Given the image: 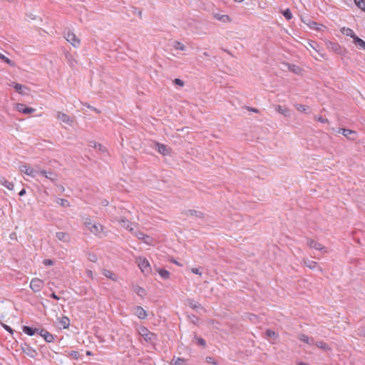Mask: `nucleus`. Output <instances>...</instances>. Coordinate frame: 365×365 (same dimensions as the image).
Segmentation results:
<instances>
[{
	"label": "nucleus",
	"instance_id": "26",
	"mask_svg": "<svg viewBox=\"0 0 365 365\" xmlns=\"http://www.w3.org/2000/svg\"><path fill=\"white\" fill-rule=\"evenodd\" d=\"M275 110L277 111L278 113L282 114L284 116H289V113H290L289 109L284 108L280 105H278L276 106Z\"/></svg>",
	"mask_w": 365,
	"mask_h": 365
},
{
	"label": "nucleus",
	"instance_id": "53",
	"mask_svg": "<svg viewBox=\"0 0 365 365\" xmlns=\"http://www.w3.org/2000/svg\"><path fill=\"white\" fill-rule=\"evenodd\" d=\"M98 145V143H96V141H94V140H91V141H90V142L88 143V145H89L90 147H93V148H97V147H98V145Z\"/></svg>",
	"mask_w": 365,
	"mask_h": 365
},
{
	"label": "nucleus",
	"instance_id": "57",
	"mask_svg": "<svg viewBox=\"0 0 365 365\" xmlns=\"http://www.w3.org/2000/svg\"><path fill=\"white\" fill-rule=\"evenodd\" d=\"M98 147L96 149H98L101 152H104L106 150V148L102 145H101L100 143H98Z\"/></svg>",
	"mask_w": 365,
	"mask_h": 365
},
{
	"label": "nucleus",
	"instance_id": "15",
	"mask_svg": "<svg viewBox=\"0 0 365 365\" xmlns=\"http://www.w3.org/2000/svg\"><path fill=\"white\" fill-rule=\"evenodd\" d=\"M56 238L63 242H68L71 237L68 233L64 232H57L56 233Z\"/></svg>",
	"mask_w": 365,
	"mask_h": 365
},
{
	"label": "nucleus",
	"instance_id": "38",
	"mask_svg": "<svg viewBox=\"0 0 365 365\" xmlns=\"http://www.w3.org/2000/svg\"><path fill=\"white\" fill-rule=\"evenodd\" d=\"M288 68L291 71L296 74H298L301 71L300 68L294 64H288Z\"/></svg>",
	"mask_w": 365,
	"mask_h": 365
},
{
	"label": "nucleus",
	"instance_id": "18",
	"mask_svg": "<svg viewBox=\"0 0 365 365\" xmlns=\"http://www.w3.org/2000/svg\"><path fill=\"white\" fill-rule=\"evenodd\" d=\"M187 304L191 307L192 309L198 311L199 309H202V307L200 304L195 302L192 299H187Z\"/></svg>",
	"mask_w": 365,
	"mask_h": 365
},
{
	"label": "nucleus",
	"instance_id": "2",
	"mask_svg": "<svg viewBox=\"0 0 365 365\" xmlns=\"http://www.w3.org/2000/svg\"><path fill=\"white\" fill-rule=\"evenodd\" d=\"M44 285V282L39 278H33L30 282V288L34 292H40Z\"/></svg>",
	"mask_w": 365,
	"mask_h": 365
},
{
	"label": "nucleus",
	"instance_id": "23",
	"mask_svg": "<svg viewBox=\"0 0 365 365\" xmlns=\"http://www.w3.org/2000/svg\"><path fill=\"white\" fill-rule=\"evenodd\" d=\"M136 237L139 240H143L145 243L150 244V237L148 235L144 234L143 232H137L136 233Z\"/></svg>",
	"mask_w": 365,
	"mask_h": 365
},
{
	"label": "nucleus",
	"instance_id": "39",
	"mask_svg": "<svg viewBox=\"0 0 365 365\" xmlns=\"http://www.w3.org/2000/svg\"><path fill=\"white\" fill-rule=\"evenodd\" d=\"M57 203L63 207H67L70 205L69 202L67 200L63 198H58Z\"/></svg>",
	"mask_w": 365,
	"mask_h": 365
},
{
	"label": "nucleus",
	"instance_id": "49",
	"mask_svg": "<svg viewBox=\"0 0 365 365\" xmlns=\"http://www.w3.org/2000/svg\"><path fill=\"white\" fill-rule=\"evenodd\" d=\"M175 85H178L179 86H184V82L180 79V78H175L174 81H173Z\"/></svg>",
	"mask_w": 365,
	"mask_h": 365
},
{
	"label": "nucleus",
	"instance_id": "4",
	"mask_svg": "<svg viewBox=\"0 0 365 365\" xmlns=\"http://www.w3.org/2000/svg\"><path fill=\"white\" fill-rule=\"evenodd\" d=\"M338 133L342 134L350 140H355L357 137L356 132L350 129L339 128Z\"/></svg>",
	"mask_w": 365,
	"mask_h": 365
},
{
	"label": "nucleus",
	"instance_id": "59",
	"mask_svg": "<svg viewBox=\"0 0 365 365\" xmlns=\"http://www.w3.org/2000/svg\"><path fill=\"white\" fill-rule=\"evenodd\" d=\"M90 260L91 262H96L97 260V257L96 255H93L90 257Z\"/></svg>",
	"mask_w": 365,
	"mask_h": 365
},
{
	"label": "nucleus",
	"instance_id": "27",
	"mask_svg": "<svg viewBox=\"0 0 365 365\" xmlns=\"http://www.w3.org/2000/svg\"><path fill=\"white\" fill-rule=\"evenodd\" d=\"M14 88L16 91L19 92L21 94H26V93L25 92V91L29 90L26 86L19 83H15Z\"/></svg>",
	"mask_w": 365,
	"mask_h": 365
},
{
	"label": "nucleus",
	"instance_id": "12",
	"mask_svg": "<svg viewBox=\"0 0 365 365\" xmlns=\"http://www.w3.org/2000/svg\"><path fill=\"white\" fill-rule=\"evenodd\" d=\"M16 108L19 112L23 113L24 114H30L36 110L35 108L27 107L26 105L23 103H17Z\"/></svg>",
	"mask_w": 365,
	"mask_h": 365
},
{
	"label": "nucleus",
	"instance_id": "7",
	"mask_svg": "<svg viewBox=\"0 0 365 365\" xmlns=\"http://www.w3.org/2000/svg\"><path fill=\"white\" fill-rule=\"evenodd\" d=\"M20 170L21 172L25 173L26 175L30 176V177H35L36 175L39 174L38 170H35L31 167H29L27 165H22L20 166Z\"/></svg>",
	"mask_w": 365,
	"mask_h": 365
},
{
	"label": "nucleus",
	"instance_id": "62",
	"mask_svg": "<svg viewBox=\"0 0 365 365\" xmlns=\"http://www.w3.org/2000/svg\"><path fill=\"white\" fill-rule=\"evenodd\" d=\"M297 365H309V364L307 363H304V362H299V363H298Z\"/></svg>",
	"mask_w": 365,
	"mask_h": 365
},
{
	"label": "nucleus",
	"instance_id": "35",
	"mask_svg": "<svg viewBox=\"0 0 365 365\" xmlns=\"http://www.w3.org/2000/svg\"><path fill=\"white\" fill-rule=\"evenodd\" d=\"M308 26L310 29H314V30H316V31H319L321 30V27L323 26V25L322 24H317V22L315 21H310L309 24H308Z\"/></svg>",
	"mask_w": 365,
	"mask_h": 365
},
{
	"label": "nucleus",
	"instance_id": "51",
	"mask_svg": "<svg viewBox=\"0 0 365 365\" xmlns=\"http://www.w3.org/2000/svg\"><path fill=\"white\" fill-rule=\"evenodd\" d=\"M206 361L210 364H217L216 361L211 356L206 357Z\"/></svg>",
	"mask_w": 365,
	"mask_h": 365
},
{
	"label": "nucleus",
	"instance_id": "34",
	"mask_svg": "<svg viewBox=\"0 0 365 365\" xmlns=\"http://www.w3.org/2000/svg\"><path fill=\"white\" fill-rule=\"evenodd\" d=\"M158 272L163 279H167L170 277V272L166 269H159Z\"/></svg>",
	"mask_w": 365,
	"mask_h": 365
},
{
	"label": "nucleus",
	"instance_id": "11",
	"mask_svg": "<svg viewBox=\"0 0 365 365\" xmlns=\"http://www.w3.org/2000/svg\"><path fill=\"white\" fill-rule=\"evenodd\" d=\"M155 148L156 150H158V151L163 155H170V148L164 144H161L160 143H155Z\"/></svg>",
	"mask_w": 365,
	"mask_h": 365
},
{
	"label": "nucleus",
	"instance_id": "64",
	"mask_svg": "<svg viewBox=\"0 0 365 365\" xmlns=\"http://www.w3.org/2000/svg\"><path fill=\"white\" fill-rule=\"evenodd\" d=\"M203 56L208 57L210 55L207 52L205 51L203 53Z\"/></svg>",
	"mask_w": 365,
	"mask_h": 365
},
{
	"label": "nucleus",
	"instance_id": "41",
	"mask_svg": "<svg viewBox=\"0 0 365 365\" xmlns=\"http://www.w3.org/2000/svg\"><path fill=\"white\" fill-rule=\"evenodd\" d=\"M282 14L287 20H290L292 18V14L289 9L282 11Z\"/></svg>",
	"mask_w": 365,
	"mask_h": 365
},
{
	"label": "nucleus",
	"instance_id": "42",
	"mask_svg": "<svg viewBox=\"0 0 365 365\" xmlns=\"http://www.w3.org/2000/svg\"><path fill=\"white\" fill-rule=\"evenodd\" d=\"M266 336L268 338L274 339H275L278 336L277 334L275 331H272L270 329H267L266 331Z\"/></svg>",
	"mask_w": 365,
	"mask_h": 365
},
{
	"label": "nucleus",
	"instance_id": "37",
	"mask_svg": "<svg viewBox=\"0 0 365 365\" xmlns=\"http://www.w3.org/2000/svg\"><path fill=\"white\" fill-rule=\"evenodd\" d=\"M173 48L180 51H185L186 48L185 46L180 41H175L173 43Z\"/></svg>",
	"mask_w": 365,
	"mask_h": 365
},
{
	"label": "nucleus",
	"instance_id": "20",
	"mask_svg": "<svg viewBox=\"0 0 365 365\" xmlns=\"http://www.w3.org/2000/svg\"><path fill=\"white\" fill-rule=\"evenodd\" d=\"M89 230L93 235H97L103 230V226L99 223H94L93 225L91 226Z\"/></svg>",
	"mask_w": 365,
	"mask_h": 365
},
{
	"label": "nucleus",
	"instance_id": "45",
	"mask_svg": "<svg viewBox=\"0 0 365 365\" xmlns=\"http://www.w3.org/2000/svg\"><path fill=\"white\" fill-rule=\"evenodd\" d=\"M295 108L299 111L305 112L308 107L302 104H296Z\"/></svg>",
	"mask_w": 365,
	"mask_h": 365
},
{
	"label": "nucleus",
	"instance_id": "32",
	"mask_svg": "<svg viewBox=\"0 0 365 365\" xmlns=\"http://www.w3.org/2000/svg\"><path fill=\"white\" fill-rule=\"evenodd\" d=\"M0 58L6 63L9 65L10 66L14 67L16 66V63L14 61L10 60L9 58L5 56L4 54L0 53Z\"/></svg>",
	"mask_w": 365,
	"mask_h": 365
},
{
	"label": "nucleus",
	"instance_id": "54",
	"mask_svg": "<svg viewBox=\"0 0 365 365\" xmlns=\"http://www.w3.org/2000/svg\"><path fill=\"white\" fill-rule=\"evenodd\" d=\"M71 356H72L74 359H78L79 356V353L76 351H72L71 352Z\"/></svg>",
	"mask_w": 365,
	"mask_h": 365
},
{
	"label": "nucleus",
	"instance_id": "61",
	"mask_svg": "<svg viewBox=\"0 0 365 365\" xmlns=\"http://www.w3.org/2000/svg\"><path fill=\"white\" fill-rule=\"evenodd\" d=\"M360 335L365 337V328L360 331Z\"/></svg>",
	"mask_w": 365,
	"mask_h": 365
},
{
	"label": "nucleus",
	"instance_id": "50",
	"mask_svg": "<svg viewBox=\"0 0 365 365\" xmlns=\"http://www.w3.org/2000/svg\"><path fill=\"white\" fill-rule=\"evenodd\" d=\"M43 264L44 265H46V266H51L53 264V260L50 259H46L43 260Z\"/></svg>",
	"mask_w": 365,
	"mask_h": 365
},
{
	"label": "nucleus",
	"instance_id": "29",
	"mask_svg": "<svg viewBox=\"0 0 365 365\" xmlns=\"http://www.w3.org/2000/svg\"><path fill=\"white\" fill-rule=\"evenodd\" d=\"M353 42L356 46L365 50V41L360 38L358 36L355 38Z\"/></svg>",
	"mask_w": 365,
	"mask_h": 365
},
{
	"label": "nucleus",
	"instance_id": "30",
	"mask_svg": "<svg viewBox=\"0 0 365 365\" xmlns=\"http://www.w3.org/2000/svg\"><path fill=\"white\" fill-rule=\"evenodd\" d=\"M328 48L334 51L336 53H339L341 46L336 43L329 42Z\"/></svg>",
	"mask_w": 365,
	"mask_h": 365
},
{
	"label": "nucleus",
	"instance_id": "8",
	"mask_svg": "<svg viewBox=\"0 0 365 365\" xmlns=\"http://www.w3.org/2000/svg\"><path fill=\"white\" fill-rule=\"evenodd\" d=\"M56 117L58 120H60L61 121H62L63 123H64L68 125H71L72 123H73V118L63 112H60V111L57 112Z\"/></svg>",
	"mask_w": 365,
	"mask_h": 365
},
{
	"label": "nucleus",
	"instance_id": "31",
	"mask_svg": "<svg viewBox=\"0 0 365 365\" xmlns=\"http://www.w3.org/2000/svg\"><path fill=\"white\" fill-rule=\"evenodd\" d=\"M103 275L110 279H112L113 281H116L117 280V277L115 274H114L112 272L108 270V269H104L103 270Z\"/></svg>",
	"mask_w": 365,
	"mask_h": 365
},
{
	"label": "nucleus",
	"instance_id": "46",
	"mask_svg": "<svg viewBox=\"0 0 365 365\" xmlns=\"http://www.w3.org/2000/svg\"><path fill=\"white\" fill-rule=\"evenodd\" d=\"M93 224L94 223H93L90 217H86L84 220V225L88 230L90 229L91 226L93 225Z\"/></svg>",
	"mask_w": 365,
	"mask_h": 365
},
{
	"label": "nucleus",
	"instance_id": "1",
	"mask_svg": "<svg viewBox=\"0 0 365 365\" xmlns=\"http://www.w3.org/2000/svg\"><path fill=\"white\" fill-rule=\"evenodd\" d=\"M138 334L149 344H154L158 340V335L148 330L145 327H140L138 330Z\"/></svg>",
	"mask_w": 365,
	"mask_h": 365
},
{
	"label": "nucleus",
	"instance_id": "10",
	"mask_svg": "<svg viewBox=\"0 0 365 365\" xmlns=\"http://www.w3.org/2000/svg\"><path fill=\"white\" fill-rule=\"evenodd\" d=\"M38 334L41 335L48 343H51L54 341L55 336L44 329H40Z\"/></svg>",
	"mask_w": 365,
	"mask_h": 365
},
{
	"label": "nucleus",
	"instance_id": "22",
	"mask_svg": "<svg viewBox=\"0 0 365 365\" xmlns=\"http://www.w3.org/2000/svg\"><path fill=\"white\" fill-rule=\"evenodd\" d=\"M0 185L6 187L9 190H12L14 189V184L11 182L7 180L5 178H0Z\"/></svg>",
	"mask_w": 365,
	"mask_h": 365
},
{
	"label": "nucleus",
	"instance_id": "40",
	"mask_svg": "<svg viewBox=\"0 0 365 365\" xmlns=\"http://www.w3.org/2000/svg\"><path fill=\"white\" fill-rule=\"evenodd\" d=\"M215 17L222 22H227L230 21V16L228 15H222L218 14L215 15Z\"/></svg>",
	"mask_w": 365,
	"mask_h": 365
},
{
	"label": "nucleus",
	"instance_id": "16",
	"mask_svg": "<svg viewBox=\"0 0 365 365\" xmlns=\"http://www.w3.org/2000/svg\"><path fill=\"white\" fill-rule=\"evenodd\" d=\"M23 331L29 336H33L35 334H38L40 329L33 328L29 326H24L22 327Z\"/></svg>",
	"mask_w": 365,
	"mask_h": 365
},
{
	"label": "nucleus",
	"instance_id": "56",
	"mask_svg": "<svg viewBox=\"0 0 365 365\" xmlns=\"http://www.w3.org/2000/svg\"><path fill=\"white\" fill-rule=\"evenodd\" d=\"M49 297H50L51 298L54 299H56V300H59V299H60L59 297H58V296H57V295L55 294V292H52V293L49 295Z\"/></svg>",
	"mask_w": 365,
	"mask_h": 365
},
{
	"label": "nucleus",
	"instance_id": "14",
	"mask_svg": "<svg viewBox=\"0 0 365 365\" xmlns=\"http://www.w3.org/2000/svg\"><path fill=\"white\" fill-rule=\"evenodd\" d=\"M134 314L140 319H145L148 316L146 311L140 306L135 307Z\"/></svg>",
	"mask_w": 365,
	"mask_h": 365
},
{
	"label": "nucleus",
	"instance_id": "17",
	"mask_svg": "<svg viewBox=\"0 0 365 365\" xmlns=\"http://www.w3.org/2000/svg\"><path fill=\"white\" fill-rule=\"evenodd\" d=\"M118 221L120 224V225L124 228L130 231L133 230V227H131V222L125 217H120L119 220H118Z\"/></svg>",
	"mask_w": 365,
	"mask_h": 365
},
{
	"label": "nucleus",
	"instance_id": "6",
	"mask_svg": "<svg viewBox=\"0 0 365 365\" xmlns=\"http://www.w3.org/2000/svg\"><path fill=\"white\" fill-rule=\"evenodd\" d=\"M138 264L139 268L145 274H149L150 272V266L149 262L145 258H139L138 259Z\"/></svg>",
	"mask_w": 365,
	"mask_h": 365
},
{
	"label": "nucleus",
	"instance_id": "43",
	"mask_svg": "<svg viewBox=\"0 0 365 365\" xmlns=\"http://www.w3.org/2000/svg\"><path fill=\"white\" fill-rule=\"evenodd\" d=\"M315 345L323 350H327L329 349V346L327 345V344L323 341L317 342Z\"/></svg>",
	"mask_w": 365,
	"mask_h": 365
},
{
	"label": "nucleus",
	"instance_id": "24",
	"mask_svg": "<svg viewBox=\"0 0 365 365\" xmlns=\"http://www.w3.org/2000/svg\"><path fill=\"white\" fill-rule=\"evenodd\" d=\"M298 338L299 340L304 341V343H306L309 345H312L314 343L313 338H309L308 336L303 334H299Z\"/></svg>",
	"mask_w": 365,
	"mask_h": 365
},
{
	"label": "nucleus",
	"instance_id": "25",
	"mask_svg": "<svg viewBox=\"0 0 365 365\" xmlns=\"http://www.w3.org/2000/svg\"><path fill=\"white\" fill-rule=\"evenodd\" d=\"M304 264L311 269H314L318 267L317 262L310 260L309 259H304Z\"/></svg>",
	"mask_w": 365,
	"mask_h": 365
},
{
	"label": "nucleus",
	"instance_id": "48",
	"mask_svg": "<svg viewBox=\"0 0 365 365\" xmlns=\"http://www.w3.org/2000/svg\"><path fill=\"white\" fill-rule=\"evenodd\" d=\"M315 120H317V121L319 122H321L322 123H327L329 122L328 119L327 118H323L322 116H315L314 117Z\"/></svg>",
	"mask_w": 365,
	"mask_h": 365
},
{
	"label": "nucleus",
	"instance_id": "52",
	"mask_svg": "<svg viewBox=\"0 0 365 365\" xmlns=\"http://www.w3.org/2000/svg\"><path fill=\"white\" fill-rule=\"evenodd\" d=\"M191 272L195 274H199V275L202 274L201 272L200 271V269L198 268H195V267L192 268Z\"/></svg>",
	"mask_w": 365,
	"mask_h": 365
},
{
	"label": "nucleus",
	"instance_id": "3",
	"mask_svg": "<svg viewBox=\"0 0 365 365\" xmlns=\"http://www.w3.org/2000/svg\"><path fill=\"white\" fill-rule=\"evenodd\" d=\"M65 38L67 41L71 43L75 48L79 47L81 44L80 39L76 37L75 34L70 31L65 34Z\"/></svg>",
	"mask_w": 365,
	"mask_h": 365
},
{
	"label": "nucleus",
	"instance_id": "47",
	"mask_svg": "<svg viewBox=\"0 0 365 365\" xmlns=\"http://www.w3.org/2000/svg\"><path fill=\"white\" fill-rule=\"evenodd\" d=\"M197 343L201 346H206V341L204 339L201 337H196Z\"/></svg>",
	"mask_w": 365,
	"mask_h": 365
},
{
	"label": "nucleus",
	"instance_id": "33",
	"mask_svg": "<svg viewBox=\"0 0 365 365\" xmlns=\"http://www.w3.org/2000/svg\"><path fill=\"white\" fill-rule=\"evenodd\" d=\"M134 291L140 297H143L145 295V290L140 286L134 287Z\"/></svg>",
	"mask_w": 365,
	"mask_h": 365
},
{
	"label": "nucleus",
	"instance_id": "9",
	"mask_svg": "<svg viewBox=\"0 0 365 365\" xmlns=\"http://www.w3.org/2000/svg\"><path fill=\"white\" fill-rule=\"evenodd\" d=\"M39 174L44 178L50 180L51 182H56L58 180V176L56 173L53 171H46L44 170H41L39 171Z\"/></svg>",
	"mask_w": 365,
	"mask_h": 365
},
{
	"label": "nucleus",
	"instance_id": "60",
	"mask_svg": "<svg viewBox=\"0 0 365 365\" xmlns=\"http://www.w3.org/2000/svg\"><path fill=\"white\" fill-rule=\"evenodd\" d=\"M248 110H251L252 112H255V113H258V110L257 108H248Z\"/></svg>",
	"mask_w": 365,
	"mask_h": 365
},
{
	"label": "nucleus",
	"instance_id": "28",
	"mask_svg": "<svg viewBox=\"0 0 365 365\" xmlns=\"http://www.w3.org/2000/svg\"><path fill=\"white\" fill-rule=\"evenodd\" d=\"M60 324L63 327V329H67L70 325V319L68 317L63 316L60 319Z\"/></svg>",
	"mask_w": 365,
	"mask_h": 365
},
{
	"label": "nucleus",
	"instance_id": "36",
	"mask_svg": "<svg viewBox=\"0 0 365 365\" xmlns=\"http://www.w3.org/2000/svg\"><path fill=\"white\" fill-rule=\"evenodd\" d=\"M354 1L359 9L365 12V0H354Z\"/></svg>",
	"mask_w": 365,
	"mask_h": 365
},
{
	"label": "nucleus",
	"instance_id": "55",
	"mask_svg": "<svg viewBox=\"0 0 365 365\" xmlns=\"http://www.w3.org/2000/svg\"><path fill=\"white\" fill-rule=\"evenodd\" d=\"M3 327L7 331H9V333L11 334H13L14 333V330L8 325H6V324H3Z\"/></svg>",
	"mask_w": 365,
	"mask_h": 365
},
{
	"label": "nucleus",
	"instance_id": "5",
	"mask_svg": "<svg viewBox=\"0 0 365 365\" xmlns=\"http://www.w3.org/2000/svg\"><path fill=\"white\" fill-rule=\"evenodd\" d=\"M21 348L24 353L30 356L31 358L34 359L37 356L36 351L31 346L27 343L21 344Z\"/></svg>",
	"mask_w": 365,
	"mask_h": 365
},
{
	"label": "nucleus",
	"instance_id": "21",
	"mask_svg": "<svg viewBox=\"0 0 365 365\" xmlns=\"http://www.w3.org/2000/svg\"><path fill=\"white\" fill-rule=\"evenodd\" d=\"M184 213L186 215H192L197 218H203L204 217V214L202 212L195 210H187L185 211Z\"/></svg>",
	"mask_w": 365,
	"mask_h": 365
},
{
	"label": "nucleus",
	"instance_id": "63",
	"mask_svg": "<svg viewBox=\"0 0 365 365\" xmlns=\"http://www.w3.org/2000/svg\"><path fill=\"white\" fill-rule=\"evenodd\" d=\"M103 205H108V202L107 200H105L104 202H103Z\"/></svg>",
	"mask_w": 365,
	"mask_h": 365
},
{
	"label": "nucleus",
	"instance_id": "13",
	"mask_svg": "<svg viewBox=\"0 0 365 365\" xmlns=\"http://www.w3.org/2000/svg\"><path fill=\"white\" fill-rule=\"evenodd\" d=\"M307 245L311 248H313V249H315V250H319V251H322L326 249L320 243H319L317 241L312 240V239H309L307 240Z\"/></svg>",
	"mask_w": 365,
	"mask_h": 365
},
{
	"label": "nucleus",
	"instance_id": "58",
	"mask_svg": "<svg viewBox=\"0 0 365 365\" xmlns=\"http://www.w3.org/2000/svg\"><path fill=\"white\" fill-rule=\"evenodd\" d=\"M26 194V190L24 188H23L19 192V196H24V195Z\"/></svg>",
	"mask_w": 365,
	"mask_h": 365
},
{
	"label": "nucleus",
	"instance_id": "44",
	"mask_svg": "<svg viewBox=\"0 0 365 365\" xmlns=\"http://www.w3.org/2000/svg\"><path fill=\"white\" fill-rule=\"evenodd\" d=\"M174 365H186V361L182 358H177L174 360Z\"/></svg>",
	"mask_w": 365,
	"mask_h": 365
},
{
	"label": "nucleus",
	"instance_id": "19",
	"mask_svg": "<svg viewBox=\"0 0 365 365\" xmlns=\"http://www.w3.org/2000/svg\"><path fill=\"white\" fill-rule=\"evenodd\" d=\"M341 32L346 36H349L351 37L353 41L355 39V38L357 36L355 33L354 32V31L349 28H346V27H343L341 29Z\"/></svg>",
	"mask_w": 365,
	"mask_h": 365
}]
</instances>
